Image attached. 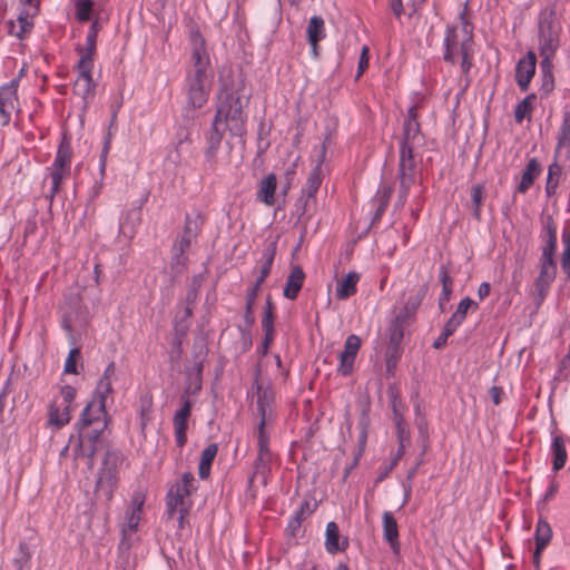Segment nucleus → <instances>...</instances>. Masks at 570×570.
<instances>
[{
    "instance_id": "nucleus-12",
    "label": "nucleus",
    "mask_w": 570,
    "mask_h": 570,
    "mask_svg": "<svg viewBox=\"0 0 570 570\" xmlns=\"http://www.w3.org/2000/svg\"><path fill=\"white\" fill-rule=\"evenodd\" d=\"M92 67L94 63H88L83 60H79L77 65L78 78L73 83V92L83 99L85 105L95 95L96 85L91 77Z\"/></svg>"
},
{
    "instance_id": "nucleus-57",
    "label": "nucleus",
    "mask_w": 570,
    "mask_h": 570,
    "mask_svg": "<svg viewBox=\"0 0 570 570\" xmlns=\"http://www.w3.org/2000/svg\"><path fill=\"white\" fill-rule=\"evenodd\" d=\"M70 171H66L62 169L52 168L51 171V190H50V200H52L53 196L59 191L62 179L69 175Z\"/></svg>"
},
{
    "instance_id": "nucleus-27",
    "label": "nucleus",
    "mask_w": 570,
    "mask_h": 570,
    "mask_svg": "<svg viewBox=\"0 0 570 570\" xmlns=\"http://www.w3.org/2000/svg\"><path fill=\"white\" fill-rule=\"evenodd\" d=\"M552 470L560 471L567 463L566 441L562 435H553L551 442Z\"/></svg>"
},
{
    "instance_id": "nucleus-44",
    "label": "nucleus",
    "mask_w": 570,
    "mask_h": 570,
    "mask_svg": "<svg viewBox=\"0 0 570 570\" xmlns=\"http://www.w3.org/2000/svg\"><path fill=\"white\" fill-rule=\"evenodd\" d=\"M271 462H272V458L269 456H263V455H257L255 462H254V472L249 479L250 482H253V480L255 478H261L263 483L266 484L267 482V476L268 474L271 473Z\"/></svg>"
},
{
    "instance_id": "nucleus-7",
    "label": "nucleus",
    "mask_w": 570,
    "mask_h": 570,
    "mask_svg": "<svg viewBox=\"0 0 570 570\" xmlns=\"http://www.w3.org/2000/svg\"><path fill=\"white\" fill-rule=\"evenodd\" d=\"M559 32L560 28L556 22V9L551 7L542 10L538 28L539 51L556 55L559 48Z\"/></svg>"
},
{
    "instance_id": "nucleus-1",
    "label": "nucleus",
    "mask_w": 570,
    "mask_h": 570,
    "mask_svg": "<svg viewBox=\"0 0 570 570\" xmlns=\"http://www.w3.org/2000/svg\"><path fill=\"white\" fill-rule=\"evenodd\" d=\"M244 86L239 81L229 85L224 81L218 94L216 115L206 134L205 169L214 170L216 167L217 151L220 147L224 131L227 128L234 137L243 138L246 134V114L249 96L243 94Z\"/></svg>"
},
{
    "instance_id": "nucleus-22",
    "label": "nucleus",
    "mask_w": 570,
    "mask_h": 570,
    "mask_svg": "<svg viewBox=\"0 0 570 570\" xmlns=\"http://www.w3.org/2000/svg\"><path fill=\"white\" fill-rule=\"evenodd\" d=\"M305 274L301 266L295 265L292 267L287 276L283 295L288 299H295L303 287Z\"/></svg>"
},
{
    "instance_id": "nucleus-10",
    "label": "nucleus",
    "mask_w": 570,
    "mask_h": 570,
    "mask_svg": "<svg viewBox=\"0 0 570 570\" xmlns=\"http://www.w3.org/2000/svg\"><path fill=\"white\" fill-rule=\"evenodd\" d=\"M190 393H193V391H190V386H188L180 396L181 406L173 417L175 441L179 448H183L187 442L186 432L188 429V419L194 405V402L189 399Z\"/></svg>"
},
{
    "instance_id": "nucleus-54",
    "label": "nucleus",
    "mask_w": 570,
    "mask_h": 570,
    "mask_svg": "<svg viewBox=\"0 0 570 570\" xmlns=\"http://www.w3.org/2000/svg\"><path fill=\"white\" fill-rule=\"evenodd\" d=\"M140 216H141V209L140 208H135V209H131L130 212H128L125 222H122L120 224L121 232L125 235H127L129 233L130 236H131L134 234V232H135L134 230L135 223L140 222Z\"/></svg>"
},
{
    "instance_id": "nucleus-41",
    "label": "nucleus",
    "mask_w": 570,
    "mask_h": 570,
    "mask_svg": "<svg viewBox=\"0 0 570 570\" xmlns=\"http://www.w3.org/2000/svg\"><path fill=\"white\" fill-rule=\"evenodd\" d=\"M458 36H456V29L455 27H450L448 26L446 27V31H445V38H444V53H443V59L446 61V62H450V63H454L455 62V59H454V49L456 48V45H458Z\"/></svg>"
},
{
    "instance_id": "nucleus-17",
    "label": "nucleus",
    "mask_w": 570,
    "mask_h": 570,
    "mask_svg": "<svg viewBox=\"0 0 570 570\" xmlns=\"http://www.w3.org/2000/svg\"><path fill=\"white\" fill-rule=\"evenodd\" d=\"M195 352L193 355V367L186 370V374L188 380L190 381L189 386L194 384L193 393H197L202 389V374L204 368V362L207 355L206 348L202 345L197 350V346H194Z\"/></svg>"
},
{
    "instance_id": "nucleus-28",
    "label": "nucleus",
    "mask_w": 570,
    "mask_h": 570,
    "mask_svg": "<svg viewBox=\"0 0 570 570\" xmlns=\"http://www.w3.org/2000/svg\"><path fill=\"white\" fill-rule=\"evenodd\" d=\"M99 31L98 21H95L86 38V48H77V51L80 53V59L88 63H94V56L96 52V46H97V36Z\"/></svg>"
},
{
    "instance_id": "nucleus-33",
    "label": "nucleus",
    "mask_w": 570,
    "mask_h": 570,
    "mask_svg": "<svg viewBox=\"0 0 570 570\" xmlns=\"http://www.w3.org/2000/svg\"><path fill=\"white\" fill-rule=\"evenodd\" d=\"M420 134L421 128L419 121H404L400 147L414 149L419 141Z\"/></svg>"
},
{
    "instance_id": "nucleus-55",
    "label": "nucleus",
    "mask_w": 570,
    "mask_h": 570,
    "mask_svg": "<svg viewBox=\"0 0 570 570\" xmlns=\"http://www.w3.org/2000/svg\"><path fill=\"white\" fill-rule=\"evenodd\" d=\"M483 194H484V189H483L482 185H475L472 187L471 198H472V203L474 205L473 217L476 220H480V218H481L480 207H481V204L483 200Z\"/></svg>"
},
{
    "instance_id": "nucleus-53",
    "label": "nucleus",
    "mask_w": 570,
    "mask_h": 570,
    "mask_svg": "<svg viewBox=\"0 0 570 570\" xmlns=\"http://www.w3.org/2000/svg\"><path fill=\"white\" fill-rule=\"evenodd\" d=\"M470 308L476 311L479 305L470 297H464L460 301L456 311L451 316H453L455 320H460V322L463 323Z\"/></svg>"
},
{
    "instance_id": "nucleus-38",
    "label": "nucleus",
    "mask_w": 570,
    "mask_h": 570,
    "mask_svg": "<svg viewBox=\"0 0 570 570\" xmlns=\"http://www.w3.org/2000/svg\"><path fill=\"white\" fill-rule=\"evenodd\" d=\"M204 219L199 212L196 210L190 214H187L185 217L183 234L196 239L202 229Z\"/></svg>"
},
{
    "instance_id": "nucleus-34",
    "label": "nucleus",
    "mask_w": 570,
    "mask_h": 570,
    "mask_svg": "<svg viewBox=\"0 0 570 570\" xmlns=\"http://www.w3.org/2000/svg\"><path fill=\"white\" fill-rule=\"evenodd\" d=\"M360 275L356 272H350L336 287V296L340 299H347L356 293V285Z\"/></svg>"
},
{
    "instance_id": "nucleus-47",
    "label": "nucleus",
    "mask_w": 570,
    "mask_h": 570,
    "mask_svg": "<svg viewBox=\"0 0 570 570\" xmlns=\"http://www.w3.org/2000/svg\"><path fill=\"white\" fill-rule=\"evenodd\" d=\"M417 426V443L421 448L420 456H424L430 448L428 422L425 417H421L416 422Z\"/></svg>"
},
{
    "instance_id": "nucleus-15",
    "label": "nucleus",
    "mask_w": 570,
    "mask_h": 570,
    "mask_svg": "<svg viewBox=\"0 0 570 570\" xmlns=\"http://www.w3.org/2000/svg\"><path fill=\"white\" fill-rule=\"evenodd\" d=\"M276 248H277L276 242L269 243L264 248V250H263L264 263L262 265L259 276L255 281L254 285L247 289L246 297H253V299L257 298V295H258L262 284L265 282V279L267 278V276L269 275V273L272 271V266H273L275 255H276Z\"/></svg>"
},
{
    "instance_id": "nucleus-56",
    "label": "nucleus",
    "mask_w": 570,
    "mask_h": 570,
    "mask_svg": "<svg viewBox=\"0 0 570 570\" xmlns=\"http://www.w3.org/2000/svg\"><path fill=\"white\" fill-rule=\"evenodd\" d=\"M80 356V350L78 347H73L69 351V354L65 362L63 372L67 374H78L77 367V358Z\"/></svg>"
},
{
    "instance_id": "nucleus-29",
    "label": "nucleus",
    "mask_w": 570,
    "mask_h": 570,
    "mask_svg": "<svg viewBox=\"0 0 570 570\" xmlns=\"http://www.w3.org/2000/svg\"><path fill=\"white\" fill-rule=\"evenodd\" d=\"M561 240L563 246L560 255L561 272L566 282H570V219L564 223Z\"/></svg>"
},
{
    "instance_id": "nucleus-20",
    "label": "nucleus",
    "mask_w": 570,
    "mask_h": 570,
    "mask_svg": "<svg viewBox=\"0 0 570 570\" xmlns=\"http://www.w3.org/2000/svg\"><path fill=\"white\" fill-rule=\"evenodd\" d=\"M340 529L336 522H328L325 531V549L328 553L335 554L348 548V540L345 538L340 541Z\"/></svg>"
},
{
    "instance_id": "nucleus-61",
    "label": "nucleus",
    "mask_w": 570,
    "mask_h": 570,
    "mask_svg": "<svg viewBox=\"0 0 570 570\" xmlns=\"http://www.w3.org/2000/svg\"><path fill=\"white\" fill-rule=\"evenodd\" d=\"M185 253H177L175 250L174 247H171V263H170V266H171V269L176 273V274H179L183 272V269L185 268V265H186V262H187V257L184 255Z\"/></svg>"
},
{
    "instance_id": "nucleus-18",
    "label": "nucleus",
    "mask_w": 570,
    "mask_h": 570,
    "mask_svg": "<svg viewBox=\"0 0 570 570\" xmlns=\"http://www.w3.org/2000/svg\"><path fill=\"white\" fill-rule=\"evenodd\" d=\"M405 321H403V315H396L394 320L391 322L389 332H390V341L387 346V355L389 357H399L400 355V346L404 337V326Z\"/></svg>"
},
{
    "instance_id": "nucleus-51",
    "label": "nucleus",
    "mask_w": 570,
    "mask_h": 570,
    "mask_svg": "<svg viewBox=\"0 0 570 570\" xmlns=\"http://www.w3.org/2000/svg\"><path fill=\"white\" fill-rule=\"evenodd\" d=\"M570 147V112L566 114L558 134L557 148Z\"/></svg>"
},
{
    "instance_id": "nucleus-42",
    "label": "nucleus",
    "mask_w": 570,
    "mask_h": 570,
    "mask_svg": "<svg viewBox=\"0 0 570 570\" xmlns=\"http://www.w3.org/2000/svg\"><path fill=\"white\" fill-rule=\"evenodd\" d=\"M311 504L308 501L302 502L299 509L295 512V514L291 518L287 530L291 532L293 537H295L301 529L302 522L305 519L306 514L312 513Z\"/></svg>"
},
{
    "instance_id": "nucleus-5",
    "label": "nucleus",
    "mask_w": 570,
    "mask_h": 570,
    "mask_svg": "<svg viewBox=\"0 0 570 570\" xmlns=\"http://www.w3.org/2000/svg\"><path fill=\"white\" fill-rule=\"evenodd\" d=\"M124 462V455L118 449H107L99 469L95 494L98 499L110 501L117 487L118 466Z\"/></svg>"
},
{
    "instance_id": "nucleus-2",
    "label": "nucleus",
    "mask_w": 570,
    "mask_h": 570,
    "mask_svg": "<svg viewBox=\"0 0 570 570\" xmlns=\"http://www.w3.org/2000/svg\"><path fill=\"white\" fill-rule=\"evenodd\" d=\"M116 365L110 362L99 380L92 400L82 410L77 421L78 436L72 442L78 453L91 455L104 443L102 433L108 424L106 412L107 396L112 392Z\"/></svg>"
},
{
    "instance_id": "nucleus-14",
    "label": "nucleus",
    "mask_w": 570,
    "mask_h": 570,
    "mask_svg": "<svg viewBox=\"0 0 570 570\" xmlns=\"http://www.w3.org/2000/svg\"><path fill=\"white\" fill-rule=\"evenodd\" d=\"M537 57L533 51H528L515 67V81L522 91L529 89L532 77L535 73Z\"/></svg>"
},
{
    "instance_id": "nucleus-36",
    "label": "nucleus",
    "mask_w": 570,
    "mask_h": 570,
    "mask_svg": "<svg viewBox=\"0 0 570 570\" xmlns=\"http://www.w3.org/2000/svg\"><path fill=\"white\" fill-rule=\"evenodd\" d=\"M392 194L391 186H382L379 188L377 194L375 196L374 202L376 203L375 213L372 217L371 226H374L379 223L389 205L390 197Z\"/></svg>"
},
{
    "instance_id": "nucleus-46",
    "label": "nucleus",
    "mask_w": 570,
    "mask_h": 570,
    "mask_svg": "<svg viewBox=\"0 0 570 570\" xmlns=\"http://www.w3.org/2000/svg\"><path fill=\"white\" fill-rule=\"evenodd\" d=\"M561 174H562L561 166L557 161H554L553 164H551L549 166L547 184H546V193L549 197L553 196L556 194Z\"/></svg>"
},
{
    "instance_id": "nucleus-50",
    "label": "nucleus",
    "mask_w": 570,
    "mask_h": 570,
    "mask_svg": "<svg viewBox=\"0 0 570 570\" xmlns=\"http://www.w3.org/2000/svg\"><path fill=\"white\" fill-rule=\"evenodd\" d=\"M257 446H258V453L257 455H263V456H269L272 458V452L269 450V436L268 434L266 433L265 431V425L264 424H258V428H257Z\"/></svg>"
},
{
    "instance_id": "nucleus-32",
    "label": "nucleus",
    "mask_w": 570,
    "mask_h": 570,
    "mask_svg": "<svg viewBox=\"0 0 570 570\" xmlns=\"http://www.w3.org/2000/svg\"><path fill=\"white\" fill-rule=\"evenodd\" d=\"M70 421V412L65 410L61 404L55 400L50 403L48 410V423L55 425L57 429H61Z\"/></svg>"
},
{
    "instance_id": "nucleus-39",
    "label": "nucleus",
    "mask_w": 570,
    "mask_h": 570,
    "mask_svg": "<svg viewBox=\"0 0 570 570\" xmlns=\"http://www.w3.org/2000/svg\"><path fill=\"white\" fill-rule=\"evenodd\" d=\"M189 135L190 134L187 128L180 127L177 130V134H176L177 144H176L174 153L170 154V156H169L174 163L178 164L181 161L183 154L187 150V148L189 147V144H190Z\"/></svg>"
},
{
    "instance_id": "nucleus-6",
    "label": "nucleus",
    "mask_w": 570,
    "mask_h": 570,
    "mask_svg": "<svg viewBox=\"0 0 570 570\" xmlns=\"http://www.w3.org/2000/svg\"><path fill=\"white\" fill-rule=\"evenodd\" d=\"M417 178V163L414 157V149L400 147L397 179H399V202L404 204L410 194V189L415 185Z\"/></svg>"
},
{
    "instance_id": "nucleus-52",
    "label": "nucleus",
    "mask_w": 570,
    "mask_h": 570,
    "mask_svg": "<svg viewBox=\"0 0 570 570\" xmlns=\"http://www.w3.org/2000/svg\"><path fill=\"white\" fill-rule=\"evenodd\" d=\"M94 8L92 0H77L76 1V18L80 22L90 20Z\"/></svg>"
},
{
    "instance_id": "nucleus-31",
    "label": "nucleus",
    "mask_w": 570,
    "mask_h": 570,
    "mask_svg": "<svg viewBox=\"0 0 570 570\" xmlns=\"http://www.w3.org/2000/svg\"><path fill=\"white\" fill-rule=\"evenodd\" d=\"M218 445L216 443L208 444L200 454L198 466V475L202 480H206L210 474V469L215 456L217 455Z\"/></svg>"
},
{
    "instance_id": "nucleus-30",
    "label": "nucleus",
    "mask_w": 570,
    "mask_h": 570,
    "mask_svg": "<svg viewBox=\"0 0 570 570\" xmlns=\"http://www.w3.org/2000/svg\"><path fill=\"white\" fill-rule=\"evenodd\" d=\"M552 528L544 517L540 514L534 531L535 546L539 551H543L552 539Z\"/></svg>"
},
{
    "instance_id": "nucleus-63",
    "label": "nucleus",
    "mask_w": 570,
    "mask_h": 570,
    "mask_svg": "<svg viewBox=\"0 0 570 570\" xmlns=\"http://www.w3.org/2000/svg\"><path fill=\"white\" fill-rule=\"evenodd\" d=\"M311 202H315V199L301 195V197L295 203V213L297 214L299 220L308 214Z\"/></svg>"
},
{
    "instance_id": "nucleus-13",
    "label": "nucleus",
    "mask_w": 570,
    "mask_h": 570,
    "mask_svg": "<svg viewBox=\"0 0 570 570\" xmlns=\"http://www.w3.org/2000/svg\"><path fill=\"white\" fill-rule=\"evenodd\" d=\"M361 347V340L357 335L351 334L346 337L344 343V350L338 354L340 366L338 372L343 376H347L352 373L353 364L357 352Z\"/></svg>"
},
{
    "instance_id": "nucleus-21",
    "label": "nucleus",
    "mask_w": 570,
    "mask_h": 570,
    "mask_svg": "<svg viewBox=\"0 0 570 570\" xmlns=\"http://www.w3.org/2000/svg\"><path fill=\"white\" fill-rule=\"evenodd\" d=\"M38 13V3L35 4L33 10L23 8L18 14V23L17 27L13 21L9 22V33L16 36L18 39H23L27 32H30L32 29V22L30 18L35 17Z\"/></svg>"
},
{
    "instance_id": "nucleus-19",
    "label": "nucleus",
    "mask_w": 570,
    "mask_h": 570,
    "mask_svg": "<svg viewBox=\"0 0 570 570\" xmlns=\"http://www.w3.org/2000/svg\"><path fill=\"white\" fill-rule=\"evenodd\" d=\"M543 246L540 257L556 258L557 250V225L552 216H548L543 224V233L541 235Z\"/></svg>"
},
{
    "instance_id": "nucleus-8",
    "label": "nucleus",
    "mask_w": 570,
    "mask_h": 570,
    "mask_svg": "<svg viewBox=\"0 0 570 570\" xmlns=\"http://www.w3.org/2000/svg\"><path fill=\"white\" fill-rule=\"evenodd\" d=\"M539 274L534 279L533 289L531 292L532 302L535 308H539L546 297L548 296L551 285L557 276V261L556 258L540 257L539 258Z\"/></svg>"
},
{
    "instance_id": "nucleus-35",
    "label": "nucleus",
    "mask_w": 570,
    "mask_h": 570,
    "mask_svg": "<svg viewBox=\"0 0 570 570\" xmlns=\"http://www.w3.org/2000/svg\"><path fill=\"white\" fill-rule=\"evenodd\" d=\"M72 150L70 142L63 138L58 146L56 158L52 164V168L62 169L70 171Z\"/></svg>"
},
{
    "instance_id": "nucleus-4",
    "label": "nucleus",
    "mask_w": 570,
    "mask_h": 570,
    "mask_svg": "<svg viewBox=\"0 0 570 570\" xmlns=\"http://www.w3.org/2000/svg\"><path fill=\"white\" fill-rule=\"evenodd\" d=\"M60 313L61 327L66 331L70 343L75 344L76 334L85 330L89 323V311L83 304L79 287H70L65 293Z\"/></svg>"
},
{
    "instance_id": "nucleus-23",
    "label": "nucleus",
    "mask_w": 570,
    "mask_h": 570,
    "mask_svg": "<svg viewBox=\"0 0 570 570\" xmlns=\"http://www.w3.org/2000/svg\"><path fill=\"white\" fill-rule=\"evenodd\" d=\"M541 171L542 167L540 161L537 158H531L522 173L521 181L517 187V193L525 194L532 187Z\"/></svg>"
},
{
    "instance_id": "nucleus-59",
    "label": "nucleus",
    "mask_w": 570,
    "mask_h": 570,
    "mask_svg": "<svg viewBox=\"0 0 570 570\" xmlns=\"http://www.w3.org/2000/svg\"><path fill=\"white\" fill-rule=\"evenodd\" d=\"M77 391L71 385H63L60 389V396L62 399L61 405L65 407V410H68L70 412L71 404L76 397Z\"/></svg>"
},
{
    "instance_id": "nucleus-11",
    "label": "nucleus",
    "mask_w": 570,
    "mask_h": 570,
    "mask_svg": "<svg viewBox=\"0 0 570 570\" xmlns=\"http://www.w3.org/2000/svg\"><path fill=\"white\" fill-rule=\"evenodd\" d=\"M261 370L256 368L254 373V384L253 390L257 395V411L261 416L259 424L266 425V422L272 413V404L274 403V392L269 386H264L263 383L259 382Z\"/></svg>"
},
{
    "instance_id": "nucleus-58",
    "label": "nucleus",
    "mask_w": 570,
    "mask_h": 570,
    "mask_svg": "<svg viewBox=\"0 0 570 570\" xmlns=\"http://www.w3.org/2000/svg\"><path fill=\"white\" fill-rule=\"evenodd\" d=\"M199 288H200V279L198 276H195L191 281L190 286L187 289V293H186V297H185L186 306H190L191 308L194 307V305L197 301V297H198Z\"/></svg>"
},
{
    "instance_id": "nucleus-3",
    "label": "nucleus",
    "mask_w": 570,
    "mask_h": 570,
    "mask_svg": "<svg viewBox=\"0 0 570 570\" xmlns=\"http://www.w3.org/2000/svg\"><path fill=\"white\" fill-rule=\"evenodd\" d=\"M191 41V67L187 71L186 89L189 105L193 109H197L207 102L212 72L209 71L210 61L205 47V39L199 32H195Z\"/></svg>"
},
{
    "instance_id": "nucleus-24",
    "label": "nucleus",
    "mask_w": 570,
    "mask_h": 570,
    "mask_svg": "<svg viewBox=\"0 0 570 570\" xmlns=\"http://www.w3.org/2000/svg\"><path fill=\"white\" fill-rule=\"evenodd\" d=\"M383 537L389 542L394 553L400 551L399 528L393 514L389 511L383 513Z\"/></svg>"
},
{
    "instance_id": "nucleus-40",
    "label": "nucleus",
    "mask_w": 570,
    "mask_h": 570,
    "mask_svg": "<svg viewBox=\"0 0 570 570\" xmlns=\"http://www.w3.org/2000/svg\"><path fill=\"white\" fill-rule=\"evenodd\" d=\"M31 554L29 546L26 542H20L12 560L14 570H30Z\"/></svg>"
},
{
    "instance_id": "nucleus-26",
    "label": "nucleus",
    "mask_w": 570,
    "mask_h": 570,
    "mask_svg": "<svg viewBox=\"0 0 570 570\" xmlns=\"http://www.w3.org/2000/svg\"><path fill=\"white\" fill-rule=\"evenodd\" d=\"M277 186L276 175L271 173L264 177L258 187L257 199L268 206L275 203V190Z\"/></svg>"
},
{
    "instance_id": "nucleus-64",
    "label": "nucleus",
    "mask_w": 570,
    "mask_h": 570,
    "mask_svg": "<svg viewBox=\"0 0 570 570\" xmlns=\"http://www.w3.org/2000/svg\"><path fill=\"white\" fill-rule=\"evenodd\" d=\"M460 52L462 56L461 69L463 73H468L472 67L471 56L468 50V41L461 43Z\"/></svg>"
},
{
    "instance_id": "nucleus-45",
    "label": "nucleus",
    "mask_w": 570,
    "mask_h": 570,
    "mask_svg": "<svg viewBox=\"0 0 570 570\" xmlns=\"http://www.w3.org/2000/svg\"><path fill=\"white\" fill-rule=\"evenodd\" d=\"M321 184V173H318V168H313L312 171L309 173L305 186L302 189V195L306 196L307 198L315 199V195L320 189Z\"/></svg>"
},
{
    "instance_id": "nucleus-43",
    "label": "nucleus",
    "mask_w": 570,
    "mask_h": 570,
    "mask_svg": "<svg viewBox=\"0 0 570 570\" xmlns=\"http://www.w3.org/2000/svg\"><path fill=\"white\" fill-rule=\"evenodd\" d=\"M426 286H422L414 297H411L397 315H403V321L412 317L426 295Z\"/></svg>"
},
{
    "instance_id": "nucleus-49",
    "label": "nucleus",
    "mask_w": 570,
    "mask_h": 570,
    "mask_svg": "<svg viewBox=\"0 0 570 570\" xmlns=\"http://www.w3.org/2000/svg\"><path fill=\"white\" fill-rule=\"evenodd\" d=\"M75 430H76V433L71 434L70 435V439H69V443L62 449L61 451V455H65L66 452L71 449L72 451V454H73V458L75 459H79V458H87L88 459V466L89 469H92L94 465H95V454L96 452L102 448V443L98 446V449L91 454V455H87V454H81V453H78L76 450H75V445L76 443L72 442V440L78 436L79 432H78V426H77V423L75 424Z\"/></svg>"
},
{
    "instance_id": "nucleus-9",
    "label": "nucleus",
    "mask_w": 570,
    "mask_h": 570,
    "mask_svg": "<svg viewBox=\"0 0 570 570\" xmlns=\"http://www.w3.org/2000/svg\"><path fill=\"white\" fill-rule=\"evenodd\" d=\"M194 481V475L190 472H186L181 475L180 481L169 488L166 497V508L169 518H174L177 510L181 508L189 509L186 499L191 494Z\"/></svg>"
},
{
    "instance_id": "nucleus-48",
    "label": "nucleus",
    "mask_w": 570,
    "mask_h": 570,
    "mask_svg": "<svg viewBox=\"0 0 570 570\" xmlns=\"http://www.w3.org/2000/svg\"><path fill=\"white\" fill-rule=\"evenodd\" d=\"M537 96L531 94L527 96L523 100H521L514 109V119L515 122L521 124L525 118L527 114H529L533 108V102L535 101Z\"/></svg>"
},
{
    "instance_id": "nucleus-16",
    "label": "nucleus",
    "mask_w": 570,
    "mask_h": 570,
    "mask_svg": "<svg viewBox=\"0 0 570 570\" xmlns=\"http://www.w3.org/2000/svg\"><path fill=\"white\" fill-rule=\"evenodd\" d=\"M17 101L16 81L0 87V119L3 126L10 122L11 114L14 110Z\"/></svg>"
},
{
    "instance_id": "nucleus-25",
    "label": "nucleus",
    "mask_w": 570,
    "mask_h": 570,
    "mask_svg": "<svg viewBox=\"0 0 570 570\" xmlns=\"http://www.w3.org/2000/svg\"><path fill=\"white\" fill-rule=\"evenodd\" d=\"M439 278L442 284V292L439 297V308L443 313L446 311V304L450 302L453 292V279L450 276L448 265L442 264L440 266Z\"/></svg>"
},
{
    "instance_id": "nucleus-62",
    "label": "nucleus",
    "mask_w": 570,
    "mask_h": 570,
    "mask_svg": "<svg viewBox=\"0 0 570 570\" xmlns=\"http://www.w3.org/2000/svg\"><path fill=\"white\" fill-rule=\"evenodd\" d=\"M559 485L556 481H551L548 490L546 491L543 498L538 502L537 509L539 513H542L547 507V502L551 500L558 492Z\"/></svg>"
},
{
    "instance_id": "nucleus-37",
    "label": "nucleus",
    "mask_w": 570,
    "mask_h": 570,
    "mask_svg": "<svg viewBox=\"0 0 570 570\" xmlns=\"http://www.w3.org/2000/svg\"><path fill=\"white\" fill-rule=\"evenodd\" d=\"M325 22L320 16H313L307 24L306 37L309 45L320 42L325 38Z\"/></svg>"
},
{
    "instance_id": "nucleus-60",
    "label": "nucleus",
    "mask_w": 570,
    "mask_h": 570,
    "mask_svg": "<svg viewBox=\"0 0 570 570\" xmlns=\"http://www.w3.org/2000/svg\"><path fill=\"white\" fill-rule=\"evenodd\" d=\"M256 299L253 297H246L244 323L246 328H252L255 324L254 305Z\"/></svg>"
}]
</instances>
